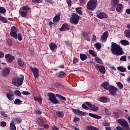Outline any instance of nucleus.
Returning a JSON list of instances; mask_svg holds the SVG:
<instances>
[{"mask_svg":"<svg viewBox=\"0 0 130 130\" xmlns=\"http://www.w3.org/2000/svg\"><path fill=\"white\" fill-rule=\"evenodd\" d=\"M111 51L113 54L118 56L119 55H122L124 53L122 48L119 45H117L116 43H113L111 45Z\"/></svg>","mask_w":130,"mask_h":130,"instance_id":"obj_1","label":"nucleus"},{"mask_svg":"<svg viewBox=\"0 0 130 130\" xmlns=\"http://www.w3.org/2000/svg\"><path fill=\"white\" fill-rule=\"evenodd\" d=\"M98 1L97 0H89L86 5V8L89 11H94L97 8Z\"/></svg>","mask_w":130,"mask_h":130,"instance_id":"obj_2","label":"nucleus"},{"mask_svg":"<svg viewBox=\"0 0 130 130\" xmlns=\"http://www.w3.org/2000/svg\"><path fill=\"white\" fill-rule=\"evenodd\" d=\"M48 96L49 97V100H50L53 104H58V103H59V101L56 99L55 94L52 92H49L48 93Z\"/></svg>","mask_w":130,"mask_h":130,"instance_id":"obj_3","label":"nucleus"},{"mask_svg":"<svg viewBox=\"0 0 130 130\" xmlns=\"http://www.w3.org/2000/svg\"><path fill=\"white\" fill-rule=\"evenodd\" d=\"M79 19H80V16L76 13H73L72 14V17L70 18V23L71 24H74L77 25L79 23Z\"/></svg>","mask_w":130,"mask_h":130,"instance_id":"obj_4","label":"nucleus"},{"mask_svg":"<svg viewBox=\"0 0 130 130\" xmlns=\"http://www.w3.org/2000/svg\"><path fill=\"white\" fill-rule=\"evenodd\" d=\"M117 122L120 124L122 126H123L126 130H129V127H128V123L123 119H119L117 120Z\"/></svg>","mask_w":130,"mask_h":130,"instance_id":"obj_5","label":"nucleus"},{"mask_svg":"<svg viewBox=\"0 0 130 130\" xmlns=\"http://www.w3.org/2000/svg\"><path fill=\"white\" fill-rule=\"evenodd\" d=\"M117 90H118V89H117V87H115V86L113 85H111L108 91L111 95L114 96L117 93Z\"/></svg>","mask_w":130,"mask_h":130,"instance_id":"obj_6","label":"nucleus"},{"mask_svg":"<svg viewBox=\"0 0 130 130\" xmlns=\"http://www.w3.org/2000/svg\"><path fill=\"white\" fill-rule=\"evenodd\" d=\"M29 70H31L35 78H39V70L38 69L30 67Z\"/></svg>","mask_w":130,"mask_h":130,"instance_id":"obj_7","label":"nucleus"},{"mask_svg":"<svg viewBox=\"0 0 130 130\" xmlns=\"http://www.w3.org/2000/svg\"><path fill=\"white\" fill-rule=\"evenodd\" d=\"M5 58L8 62H13L15 60V56L11 55V54L5 55Z\"/></svg>","mask_w":130,"mask_h":130,"instance_id":"obj_8","label":"nucleus"},{"mask_svg":"<svg viewBox=\"0 0 130 130\" xmlns=\"http://www.w3.org/2000/svg\"><path fill=\"white\" fill-rule=\"evenodd\" d=\"M109 35V33L108 32V31H105L101 37V40H102V41H103L104 42H106V41H107V38H108Z\"/></svg>","mask_w":130,"mask_h":130,"instance_id":"obj_9","label":"nucleus"},{"mask_svg":"<svg viewBox=\"0 0 130 130\" xmlns=\"http://www.w3.org/2000/svg\"><path fill=\"white\" fill-rule=\"evenodd\" d=\"M61 32H63L64 31H69L70 30V26L68 23H64L62 24V26L59 28Z\"/></svg>","mask_w":130,"mask_h":130,"instance_id":"obj_10","label":"nucleus"},{"mask_svg":"<svg viewBox=\"0 0 130 130\" xmlns=\"http://www.w3.org/2000/svg\"><path fill=\"white\" fill-rule=\"evenodd\" d=\"M96 17L99 19H106L107 18H108V15L104 12H100L97 13Z\"/></svg>","mask_w":130,"mask_h":130,"instance_id":"obj_11","label":"nucleus"},{"mask_svg":"<svg viewBox=\"0 0 130 130\" xmlns=\"http://www.w3.org/2000/svg\"><path fill=\"white\" fill-rule=\"evenodd\" d=\"M25 79V77L24 75H20L18 77H15L12 80V82H23L24 79Z\"/></svg>","mask_w":130,"mask_h":130,"instance_id":"obj_12","label":"nucleus"},{"mask_svg":"<svg viewBox=\"0 0 130 130\" xmlns=\"http://www.w3.org/2000/svg\"><path fill=\"white\" fill-rule=\"evenodd\" d=\"M6 97L7 98L8 100L10 101H13L14 99V94H13V92L10 91L6 93Z\"/></svg>","mask_w":130,"mask_h":130,"instance_id":"obj_13","label":"nucleus"},{"mask_svg":"<svg viewBox=\"0 0 130 130\" xmlns=\"http://www.w3.org/2000/svg\"><path fill=\"white\" fill-rule=\"evenodd\" d=\"M73 111L74 113L76 115H80V116L86 115L84 112L81 111L78 109H74L73 110Z\"/></svg>","mask_w":130,"mask_h":130,"instance_id":"obj_14","label":"nucleus"},{"mask_svg":"<svg viewBox=\"0 0 130 130\" xmlns=\"http://www.w3.org/2000/svg\"><path fill=\"white\" fill-rule=\"evenodd\" d=\"M102 86L104 88V89H105V90H108L111 85L109 84V82H103L102 84Z\"/></svg>","mask_w":130,"mask_h":130,"instance_id":"obj_15","label":"nucleus"},{"mask_svg":"<svg viewBox=\"0 0 130 130\" xmlns=\"http://www.w3.org/2000/svg\"><path fill=\"white\" fill-rule=\"evenodd\" d=\"M10 72H11L10 68H7L5 69L3 71V76H4V77L9 76L10 75Z\"/></svg>","mask_w":130,"mask_h":130,"instance_id":"obj_16","label":"nucleus"},{"mask_svg":"<svg viewBox=\"0 0 130 130\" xmlns=\"http://www.w3.org/2000/svg\"><path fill=\"white\" fill-rule=\"evenodd\" d=\"M82 36H83L85 40L87 41H90V37H89V34L85 31H83L81 34Z\"/></svg>","mask_w":130,"mask_h":130,"instance_id":"obj_17","label":"nucleus"},{"mask_svg":"<svg viewBox=\"0 0 130 130\" xmlns=\"http://www.w3.org/2000/svg\"><path fill=\"white\" fill-rule=\"evenodd\" d=\"M19 15L21 16L23 18H26L27 16H28V11H24V10H20L19 11Z\"/></svg>","mask_w":130,"mask_h":130,"instance_id":"obj_18","label":"nucleus"},{"mask_svg":"<svg viewBox=\"0 0 130 130\" xmlns=\"http://www.w3.org/2000/svg\"><path fill=\"white\" fill-rule=\"evenodd\" d=\"M88 115L90 116L91 117H93V118H95L96 119H100L101 118H102V116H99L96 114L89 113L88 114Z\"/></svg>","mask_w":130,"mask_h":130,"instance_id":"obj_19","label":"nucleus"},{"mask_svg":"<svg viewBox=\"0 0 130 130\" xmlns=\"http://www.w3.org/2000/svg\"><path fill=\"white\" fill-rule=\"evenodd\" d=\"M85 128L86 130H99V128L90 125L86 126Z\"/></svg>","mask_w":130,"mask_h":130,"instance_id":"obj_20","label":"nucleus"},{"mask_svg":"<svg viewBox=\"0 0 130 130\" xmlns=\"http://www.w3.org/2000/svg\"><path fill=\"white\" fill-rule=\"evenodd\" d=\"M96 68L99 69L100 73H102V74H105V67H104L103 66H97Z\"/></svg>","mask_w":130,"mask_h":130,"instance_id":"obj_21","label":"nucleus"},{"mask_svg":"<svg viewBox=\"0 0 130 130\" xmlns=\"http://www.w3.org/2000/svg\"><path fill=\"white\" fill-rule=\"evenodd\" d=\"M100 102H102L103 103H107V102L109 101V99L105 96H102L100 98Z\"/></svg>","mask_w":130,"mask_h":130,"instance_id":"obj_22","label":"nucleus"},{"mask_svg":"<svg viewBox=\"0 0 130 130\" xmlns=\"http://www.w3.org/2000/svg\"><path fill=\"white\" fill-rule=\"evenodd\" d=\"M49 47L52 51H54V50L57 48V46L56 44L51 43L49 45Z\"/></svg>","mask_w":130,"mask_h":130,"instance_id":"obj_23","label":"nucleus"},{"mask_svg":"<svg viewBox=\"0 0 130 130\" xmlns=\"http://www.w3.org/2000/svg\"><path fill=\"white\" fill-rule=\"evenodd\" d=\"M123 9V6L121 4H119L117 5V7L116 9V11H117L118 13L121 12V10Z\"/></svg>","mask_w":130,"mask_h":130,"instance_id":"obj_24","label":"nucleus"},{"mask_svg":"<svg viewBox=\"0 0 130 130\" xmlns=\"http://www.w3.org/2000/svg\"><path fill=\"white\" fill-rule=\"evenodd\" d=\"M56 114L57 115L58 117H60L61 118H62L63 116H64V114L63 113V112L61 111H58L56 112Z\"/></svg>","mask_w":130,"mask_h":130,"instance_id":"obj_25","label":"nucleus"},{"mask_svg":"<svg viewBox=\"0 0 130 130\" xmlns=\"http://www.w3.org/2000/svg\"><path fill=\"white\" fill-rule=\"evenodd\" d=\"M90 110L97 112V111L99 110V107H96L95 105H91V106L90 107Z\"/></svg>","mask_w":130,"mask_h":130,"instance_id":"obj_26","label":"nucleus"},{"mask_svg":"<svg viewBox=\"0 0 130 130\" xmlns=\"http://www.w3.org/2000/svg\"><path fill=\"white\" fill-rule=\"evenodd\" d=\"M119 0H112L111 5L112 7H116L119 5Z\"/></svg>","mask_w":130,"mask_h":130,"instance_id":"obj_27","label":"nucleus"},{"mask_svg":"<svg viewBox=\"0 0 130 130\" xmlns=\"http://www.w3.org/2000/svg\"><path fill=\"white\" fill-rule=\"evenodd\" d=\"M17 61L18 66H20V67H25V66H26L25 62L21 59H18Z\"/></svg>","mask_w":130,"mask_h":130,"instance_id":"obj_28","label":"nucleus"},{"mask_svg":"<svg viewBox=\"0 0 130 130\" xmlns=\"http://www.w3.org/2000/svg\"><path fill=\"white\" fill-rule=\"evenodd\" d=\"M125 37L126 38H129L130 39V30L126 29L124 32Z\"/></svg>","mask_w":130,"mask_h":130,"instance_id":"obj_29","label":"nucleus"},{"mask_svg":"<svg viewBox=\"0 0 130 130\" xmlns=\"http://www.w3.org/2000/svg\"><path fill=\"white\" fill-rule=\"evenodd\" d=\"M120 42L122 45H124V46H126V45H129V42L125 40H122Z\"/></svg>","mask_w":130,"mask_h":130,"instance_id":"obj_30","label":"nucleus"},{"mask_svg":"<svg viewBox=\"0 0 130 130\" xmlns=\"http://www.w3.org/2000/svg\"><path fill=\"white\" fill-rule=\"evenodd\" d=\"M22 102H23V101H22L19 99H16L15 101L14 102V103L16 105H21V104H22Z\"/></svg>","mask_w":130,"mask_h":130,"instance_id":"obj_31","label":"nucleus"},{"mask_svg":"<svg viewBox=\"0 0 130 130\" xmlns=\"http://www.w3.org/2000/svg\"><path fill=\"white\" fill-rule=\"evenodd\" d=\"M80 57L81 60H82V61H84V60H86V59L88 58L87 55L85 54H80Z\"/></svg>","mask_w":130,"mask_h":130,"instance_id":"obj_32","label":"nucleus"},{"mask_svg":"<svg viewBox=\"0 0 130 130\" xmlns=\"http://www.w3.org/2000/svg\"><path fill=\"white\" fill-rule=\"evenodd\" d=\"M88 52L89 54L92 55V56H93V57H96V56H97V53H96V52L93 50H89Z\"/></svg>","mask_w":130,"mask_h":130,"instance_id":"obj_33","label":"nucleus"},{"mask_svg":"<svg viewBox=\"0 0 130 130\" xmlns=\"http://www.w3.org/2000/svg\"><path fill=\"white\" fill-rule=\"evenodd\" d=\"M23 84V82H12V84L15 87H20Z\"/></svg>","mask_w":130,"mask_h":130,"instance_id":"obj_34","label":"nucleus"},{"mask_svg":"<svg viewBox=\"0 0 130 130\" xmlns=\"http://www.w3.org/2000/svg\"><path fill=\"white\" fill-rule=\"evenodd\" d=\"M0 21H1V22H2V23H5V24H8V19H7V18H6L5 17H4L3 16H0Z\"/></svg>","mask_w":130,"mask_h":130,"instance_id":"obj_35","label":"nucleus"},{"mask_svg":"<svg viewBox=\"0 0 130 130\" xmlns=\"http://www.w3.org/2000/svg\"><path fill=\"white\" fill-rule=\"evenodd\" d=\"M59 20H60V17H59V16L58 15H57L53 18V22L54 23H57V22H58Z\"/></svg>","mask_w":130,"mask_h":130,"instance_id":"obj_36","label":"nucleus"},{"mask_svg":"<svg viewBox=\"0 0 130 130\" xmlns=\"http://www.w3.org/2000/svg\"><path fill=\"white\" fill-rule=\"evenodd\" d=\"M10 128L11 130H16V125L14 124V121H12L10 124Z\"/></svg>","mask_w":130,"mask_h":130,"instance_id":"obj_37","label":"nucleus"},{"mask_svg":"<svg viewBox=\"0 0 130 130\" xmlns=\"http://www.w3.org/2000/svg\"><path fill=\"white\" fill-rule=\"evenodd\" d=\"M10 36L14 38V39H18V35H17V32H10Z\"/></svg>","mask_w":130,"mask_h":130,"instance_id":"obj_38","label":"nucleus"},{"mask_svg":"<svg viewBox=\"0 0 130 130\" xmlns=\"http://www.w3.org/2000/svg\"><path fill=\"white\" fill-rule=\"evenodd\" d=\"M38 122L40 126H43V124H44V120L41 118H39L38 120Z\"/></svg>","mask_w":130,"mask_h":130,"instance_id":"obj_39","label":"nucleus"},{"mask_svg":"<svg viewBox=\"0 0 130 130\" xmlns=\"http://www.w3.org/2000/svg\"><path fill=\"white\" fill-rule=\"evenodd\" d=\"M56 97H57V98H59V99H61V100H63V101H67V99L66 98V97L60 94H56Z\"/></svg>","mask_w":130,"mask_h":130,"instance_id":"obj_40","label":"nucleus"},{"mask_svg":"<svg viewBox=\"0 0 130 130\" xmlns=\"http://www.w3.org/2000/svg\"><path fill=\"white\" fill-rule=\"evenodd\" d=\"M76 11L79 14V15H83V11H82L81 7L76 8Z\"/></svg>","mask_w":130,"mask_h":130,"instance_id":"obj_41","label":"nucleus"},{"mask_svg":"<svg viewBox=\"0 0 130 130\" xmlns=\"http://www.w3.org/2000/svg\"><path fill=\"white\" fill-rule=\"evenodd\" d=\"M117 70L120 72H122L124 73V72H126V69L124 68L123 67H118L117 68Z\"/></svg>","mask_w":130,"mask_h":130,"instance_id":"obj_42","label":"nucleus"},{"mask_svg":"<svg viewBox=\"0 0 130 130\" xmlns=\"http://www.w3.org/2000/svg\"><path fill=\"white\" fill-rule=\"evenodd\" d=\"M64 75V72L62 71H60V72L56 74V76L58 77V78H62Z\"/></svg>","mask_w":130,"mask_h":130,"instance_id":"obj_43","label":"nucleus"},{"mask_svg":"<svg viewBox=\"0 0 130 130\" xmlns=\"http://www.w3.org/2000/svg\"><path fill=\"white\" fill-rule=\"evenodd\" d=\"M116 85H117L118 88L120 89L121 90L122 88H123V85L120 82H116Z\"/></svg>","mask_w":130,"mask_h":130,"instance_id":"obj_44","label":"nucleus"},{"mask_svg":"<svg viewBox=\"0 0 130 130\" xmlns=\"http://www.w3.org/2000/svg\"><path fill=\"white\" fill-rule=\"evenodd\" d=\"M21 9L22 11H26V12L27 11H30V10H31V9L30 8V7H29L28 5L22 7Z\"/></svg>","mask_w":130,"mask_h":130,"instance_id":"obj_45","label":"nucleus"},{"mask_svg":"<svg viewBox=\"0 0 130 130\" xmlns=\"http://www.w3.org/2000/svg\"><path fill=\"white\" fill-rule=\"evenodd\" d=\"M14 94L18 97H21L22 96V93H21V91L20 90H15L14 91Z\"/></svg>","mask_w":130,"mask_h":130,"instance_id":"obj_46","label":"nucleus"},{"mask_svg":"<svg viewBox=\"0 0 130 130\" xmlns=\"http://www.w3.org/2000/svg\"><path fill=\"white\" fill-rule=\"evenodd\" d=\"M34 101H38V102H39L40 104L42 103V99H41V98L34 97Z\"/></svg>","mask_w":130,"mask_h":130,"instance_id":"obj_47","label":"nucleus"},{"mask_svg":"<svg viewBox=\"0 0 130 130\" xmlns=\"http://www.w3.org/2000/svg\"><path fill=\"white\" fill-rule=\"evenodd\" d=\"M7 12L6 8L5 7H0V13L1 14H5Z\"/></svg>","mask_w":130,"mask_h":130,"instance_id":"obj_48","label":"nucleus"},{"mask_svg":"<svg viewBox=\"0 0 130 130\" xmlns=\"http://www.w3.org/2000/svg\"><path fill=\"white\" fill-rule=\"evenodd\" d=\"M95 46L96 49L98 50L99 49H101V44L100 43H96L95 44Z\"/></svg>","mask_w":130,"mask_h":130,"instance_id":"obj_49","label":"nucleus"},{"mask_svg":"<svg viewBox=\"0 0 130 130\" xmlns=\"http://www.w3.org/2000/svg\"><path fill=\"white\" fill-rule=\"evenodd\" d=\"M14 121L17 122V123H21L22 122V119L20 118H16L14 119Z\"/></svg>","mask_w":130,"mask_h":130,"instance_id":"obj_50","label":"nucleus"},{"mask_svg":"<svg viewBox=\"0 0 130 130\" xmlns=\"http://www.w3.org/2000/svg\"><path fill=\"white\" fill-rule=\"evenodd\" d=\"M120 61H126V55H123L120 58Z\"/></svg>","mask_w":130,"mask_h":130,"instance_id":"obj_51","label":"nucleus"},{"mask_svg":"<svg viewBox=\"0 0 130 130\" xmlns=\"http://www.w3.org/2000/svg\"><path fill=\"white\" fill-rule=\"evenodd\" d=\"M95 60L98 62V63H100L101 64H102V60L100 59L99 57H95Z\"/></svg>","mask_w":130,"mask_h":130,"instance_id":"obj_52","label":"nucleus"},{"mask_svg":"<svg viewBox=\"0 0 130 130\" xmlns=\"http://www.w3.org/2000/svg\"><path fill=\"white\" fill-rule=\"evenodd\" d=\"M102 125H104V126H110V123L107 121H105L102 123Z\"/></svg>","mask_w":130,"mask_h":130,"instance_id":"obj_53","label":"nucleus"},{"mask_svg":"<svg viewBox=\"0 0 130 130\" xmlns=\"http://www.w3.org/2000/svg\"><path fill=\"white\" fill-rule=\"evenodd\" d=\"M17 31H18V28L13 26L11 27V31L10 32H17Z\"/></svg>","mask_w":130,"mask_h":130,"instance_id":"obj_54","label":"nucleus"},{"mask_svg":"<svg viewBox=\"0 0 130 130\" xmlns=\"http://www.w3.org/2000/svg\"><path fill=\"white\" fill-rule=\"evenodd\" d=\"M17 38L19 41H22L23 38H22V35L20 33L18 34Z\"/></svg>","mask_w":130,"mask_h":130,"instance_id":"obj_55","label":"nucleus"},{"mask_svg":"<svg viewBox=\"0 0 130 130\" xmlns=\"http://www.w3.org/2000/svg\"><path fill=\"white\" fill-rule=\"evenodd\" d=\"M43 126L44 127V128L46 129H48L49 128V125L47 124H43Z\"/></svg>","mask_w":130,"mask_h":130,"instance_id":"obj_56","label":"nucleus"},{"mask_svg":"<svg viewBox=\"0 0 130 130\" xmlns=\"http://www.w3.org/2000/svg\"><path fill=\"white\" fill-rule=\"evenodd\" d=\"M1 114L3 116H4V117H7L8 116V115L6 114V112H4L3 111L1 112Z\"/></svg>","mask_w":130,"mask_h":130,"instance_id":"obj_57","label":"nucleus"},{"mask_svg":"<svg viewBox=\"0 0 130 130\" xmlns=\"http://www.w3.org/2000/svg\"><path fill=\"white\" fill-rule=\"evenodd\" d=\"M31 1L34 4H39V3H41V0H31Z\"/></svg>","mask_w":130,"mask_h":130,"instance_id":"obj_58","label":"nucleus"},{"mask_svg":"<svg viewBox=\"0 0 130 130\" xmlns=\"http://www.w3.org/2000/svg\"><path fill=\"white\" fill-rule=\"evenodd\" d=\"M5 57V53L3 51L0 52V58H4Z\"/></svg>","mask_w":130,"mask_h":130,"instance_id":"obj_59","label":"nucleus"},{"mask_svg":"<svg viewBox=\"0 0 130 130\" xmlns=\"http://www.w3.org/2000/svg\"><path fill=\"white\" fill-rule=\"evenodd\" d=\"M82 108H83V109H86V110H88V109H89V107H88V106H87V105H86V104H83L82 105Z\"/></svg>","mask_w":130,"mask_h":130,"instance_id":"obj_60","label":"nucleus"},{"mask_svg":"<svg viewBox=\"0 0 130 130\" xmlns=\"http://www.w3.org/2000/svg\"><path fill=\"white\" fill-rule=\"evenodd\" d=\"M7 44L9 46H12V44H13V43L11 40H7Z\"/></svg>","mask_w":130,"mask_h":130,"instance_id":"obj_61","label":"nucleus"},{"mask_svg":"<svg viewBox=\"0 0 130 130\" xmlns=\"http://www.w3.org/2000/svg\"><path fill=\"white\" fill-rule=\"evenodd\" d=\"M22 94L23 95H30L31 93L29 91H22Z\"/></svg>","mask_w":130,"mask_h":130,"instance_id":"obj_62","label":"nucleus"},{"mask_svg":"<svg viewBox=\"0 0 130 130\" xmlns=\"http://www.w3.org/2000/svg\"><path fill=\"white\" fill-rule=\"evenodd\" d=\"M1 126H6L7 125V123L5 121H2L1 122Z\"/></svg>","mask_w":130,"mask_h":130,"instance_id":"obj_63","label":"nucleus"},{"mask_svg":"<svg viewBox=\"0 0 130 130\" xmlns=\"http://www.w3.org/2000/svg\"><path fill=\"white\" fill-rule=\"evenodd\" d=\"M67 3L69 7H71V6H72V1L67 0Z\"/></svg>","mask_w":130,"mask_h":130,"instance_id":"obj_64","label":"nucleus"}]
</instances>
